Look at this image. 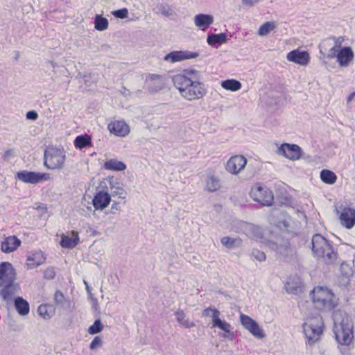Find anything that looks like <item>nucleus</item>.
<instances>
[{
  "mask_svg": "<svg viewBox=\"0 0 355 355\" xmlns=\"http://www.w3.org/2000/svg\"><path fill=\"white\" fill-rule=\"evenodd\" d=\"M172 81L180 96L186 100H199L207 94L201 73L194 69L183 70L181 73L173 76Z\"/></svg>",
  "mask_w": 355,
  "mask_h": 355,
  "instance_id": "obj_1",
  "label": "nucleus"
},
{
  "mask_svg": "<svg viewBox=\"0 0 355 355\" xmlns=\"http://www.w3.org/2000/svg\"><path fill=\"white\" fill-rule=\"evenodd\" d=\"M312 252L314 256L327 264H333L338 258V254L334 250L332 243L320 234H315L312 237Z\"/></svg>",
  "mask_w": 355,
  "mask_h": 355,
  "instance_id": "obj_2",
  "label": "nucleus"
},
{
  "mask_svg": "<svg viewBox=\"0 0 355 355\" xmlns=\"http://www.w3.org/2000/svg\"><path fill=\"white\" fill-rule=\"evenodd\" d=\"M310 297L315 307L320 311H331L338 305L337 297L325 287H315Z\"/></svg>",
  "mask_w": 355,
  "mask_h": 355,
  "instance_id": "obj_3",
  "label": "nucleus"
},
{
  "mask_svg": "<svg viewBox=\"0 0 355 355\" xmlns=\"http://www.w3.org/2000/svg\"><path fill=\"white\" fill-rule=\"evenodd\" d=\"M345 317L340 321L339 327H336L335 336L337 341L343 345H349L354 339V325L352 319L344 313Z\"/></svg>",
  "mask_w": 355,
  "mask_h": 355,
  "instance_id": "obj_4",
  "label": "nucleus"
},
{
  "mask_svg": "<svg viewBox=\"0 0 355 355\" xmlns=\"http://www.w3.org/2000/svg\"><path fill=\"white\" fill-rule=\"evenodd\" d=\"M322 320L320 316H316L309 320L303 324L304 336L309 345H313L320 339L322 333Z\"/></svg>",
  "mask_w": 355,
  "mask_h": 355,
  "instance_id": "obj_5",
  "label": "nucleus"
},
{
  "mask_svg": "<svg viewBox=\"0 0 355 355\" xmlns=\"http://www.w3.org/2000/svg\"><path fill=\"white\" fill-rule=\"evenodd\" d=\"M65 154L62 150L49 148L44 152V166L49 169H60L65 162Z\"/></svg>",
  "mask_w": 355,
  "mask_h": 355,
  "instance_id": "obj_6",
  "label": "nucleus"
},
{
  "mask_svg": "<svg viewBox=\"0 0 355 355\" xmlns=\"http://www.w3.org/2000/svg\"><path fill=\"white\" fill-rule=\"evenodd\" d=\"M250 195L253 200L260 203L262 206L270 207L273 204V193L266 187L256 184L252 187Z\"/></svg>",
  "mask_w": 355,
  "mask_h": 355,
  "instance_id": "obj_7",
  "label": "nucleus"
},
{
  "mask_svg": "<svg viewBox=\"0 0 355 355\" xmlns=\"http://www.w3.org/2000/svg\"><path fill=\"white\" fill-rule=\"evenodd\" d=\"M111 202V195L106 183L101 182L96 188V193L92 199V205L96 210H103Z\"/></svg>",
  "mask_w": 355,
  "mask_h": 355,
  "instance_id": "obj_8",
  "label": "nucleus"
},
{
  "mask_svg": "<svg viewBox=\"0 0 355 355\" xmlns=\"http://www.w3.org/2000/svg\"><path fill=\"white\" fill-rule=\"evenodd\" d=\"M268 247L277 253L279 259L285 261H289L295 254V250L291 248L286 241L277 238L276 241H269Z\"/></svg>",
  "mask_w": 355,
  "mask_h": 355,
  "instance_id": "obj_9",
  "label": "nucleus"
},
{
  "mask_svg": "<svg viewBox=\"0 0 355 355\" xmlns=\"http://www.w3.org/2000/svg\"><path fill=\"white\" fill-rule=\"evenodd\" d=\"M16 177L18 180L24 183L33 184L50 179L49 173L28 171L26 170L17 172Z\"/></svg>",
  "mask_w": 355,
  "mask_h": 355,
  "instance_id": "obj_10",
  "label": "nucleus"
},
{
  "mask_svg": "<svg viewBox=\"0 0 355 355\" xmlns=\"http://www.w3.org/2000/svg\"><path fill=\"white\" fill-rule=\"evenodd\" d=\"M214 314L211 315L212 318V327H217L225 333L220 334V336L225 339L233 340L234 334L232 331V325L225 320H222L220 318V312L218 310H214Z\"/></svg>",
  "mask_w": 355,
  "mask_h": 355,
  "instance_id": "obj_11",
  "label": "nucleus"
},
{
  "mask_svg": "<svg viewBox=\"0 0 355 355\" xmlns=\"http://www.w3.org/2000/svg\"><path fill=\"white\" fill-rule=\"evenodd\" d=\"M240 321L243 327L254 337L261 339L266 336L264 331L260 328L258 323L250 316L241 313Z\"/></svg>",
  "mask_w": 355,
  "mask_h": 355,
  "instance_id": "obj_12",
  "label": "nucleus"
},
{
  "mask_svg": "<svg viewBox=\"0 0 355 355\" xmlns=\"http://www.w3.org/2000/svg\"><path fill=\"white\" fill-rule=\"evenodd\" d=\"M340 209L339 220L341 225L348 230L354 227L355 225V209L341 205Z\"/></svg>",
  "mask_w": 355,
  "mask_h": 355,
  "instance_id": "obj_13",
  "label": "nucleus"
},
{
  "mask_svg": "<svg viewBox=\"0 0 355 355\" xmlns=\"http://www.w3.org/2000/svg\"><path fill=\"white\" fill-rule=\"evenodd\" d=\"M247 159L241 155L232 156L227 162L225 165L226 171L232 174H239L245 166Z\"/></svg>",
  "mask_w": 355,
  "mask_h": 355,
  "instance_id": "obj_14",
  "label": "nucleus"
},
{
  "mask_svg": "<svg viewBox=\"0 0 355 355\" xmlns=\"http://www.w3.org/2000/svg\"><path fill=\"white\" fill-rule=\"evenodd\" d=\"M16 273L12 264L9 262H2L0 264V286L14 282Z\"/></svg>",
  "mask_w": 355,
  "mask_h": 355,
  "instance_id": "obj_15",
  "label": "nucleus"
},
{
  "mask_svg": "<svg viewBox=\"0 0 355 355\" xmlns=\"http://www.w3.org/2000/svg\"><path fill=\"white\" fill-rule=\"evenodd\" d=\"M199 55L197 52H191L189 51H174L166 54L164 60L171 63L181 62L185 60L196 58Z\"/></svg>",
  "mask_w": 355,
  "mask_h": 355,
  "instance_id": "obj_16",
  "label": "nucleus"
},
{
  "mask_svg": "<svg viewBox=\"0 0 355 355\" xmlns=\"http://www.w3.org/2000/svg\"><path fill=\"white\" fill-rule=\"evenodd\" d=\"M301 148L295 144H283L277 150V153L291 160L300 158Z\"/></svg>",
  "mask_w": 355,
  "mask_h": 355,
  "instance_id": "obj_17",
  "label": "nucleus"
},
{
  "mask_svg": "<svg viewBox=\"0 0 355 355\" xmlns=\"http://www.w3.org/2000/svg\"><path fill=\"white\" fill-rule=\"evenodd\" d=\"M164 85V78L161 75L149 74L146 80L144 88L149 92H156L161 90Z\"/></svg>",
  "mask_w": 355,
  "mask_h": 355,
  "instance_id": "obj_18",
  "label": "nucleus"
},
{
  "mask_svg": "<svg viewBox=\"0 0 355 355\" xmlns=\"http://www.w3.org/2000/svg\"><path fill=\"white\" fill-rule=\"evenodd\" d=\"M286 58L288 61L294 63L306 66L309 63L310 56L307 51H302L298 49L289 52Z\"/></svg>",
  "mask_w": 355,
  "mask_h": 355,
  "instance_id": "obj_19",
  "label": "nucleus"
},
{
  "mask_svg": "<svg viewBox=\"0 0 355 355\" xmlns=\"http://www.w3.org/2000/svg\"><path fill=\"white\" fill-rule=\"evenodd\" d=\"M108 130L116 136L124 137L130 132L128 125L123 121H114L108 124Z\"/></svg>",
  "mask_w": 355,
  "mask_h": 355,
  "instance_id": "obj_20",
  "label": "nucleus"
},
{
  "mask_svg": "<svg viewBox=\"0 0 355 355\" xmlns=\"http://www.w3.org/2000/svg\"><path fill=\"white\" fill-rule=\"evenodd\" d=\"M21 245V241L16 236H10L1 243V250L3 252L10 253L15 251Z\"/></svg>",
  "mask_w": 355,
  "mask_h": 355,
  "instance_id": "obj_21",
  "label": "nucleus"
},
{
  "mask_svg": "<svg viewBox=\"0 0 355 355\" xmlns=\"http://www.w3.org/2000/svg\"><path fill=\"white\" fill-rule=\"evenodd\" d=\"M0 291V295L7 303L11 302L14 296L18 293L19 286L14 282L3 285Z\"/></svg>",
  "mask_w": 355,
  "mask_h": 355,
  "instance_id": "obj_22",
  "label": "nucleus"
},
{
  "mask_svg": "<svg viewBox=\"0 0 355 355\" xmlns=\"http://www.w3.org/2000/svg\"><path fill=\"white\" fill-rule=\"evenodd\" d=\"M45 260L44 253L41 251H37L27 257L26 266L28 269H33L44 263Z\"/></svg>",
  "mask_w": 355,
  "mask_h": 355,
  "instance_id": "obj_23",
  "label": "nucleus"
},
{
  "mask_svg": "<svg viewBox=\"0 0 355 355\" xmlns=\"http://www.w3.org/2000/svg\"><path fill=\"white\" fill-rule=\"evenodd\" d=\"M79 242V236L77 232L72 231L69 234L61 236L60 245L64 248H73Z\"/></svg>",
  "mask_w": 355,
  "mask_h": 355,
  "instance_id": "obj_24",
  "label": "nucleus"
},
{
  "mask_svg": "<svg viewBox=\"0 0 355 355\" xmlns=\"http://www.w3.org/2000/svg\"><path fill=\"white\" fill-rule=\"evenodd\" d=\"M354 58V53L350 47L341 49L337 55V61L340 67H347Z\"/></svg>",
  "mask_w": 355,
  "mask_h": 355,
  "instance_id": "obj_25",
  "label": "nucleus"
},
{
  "mask_svg": "<svg viewBox=\"0 0 355 355\" xmlns=\"http://www.w3.org/2000/svg\"><path fill=\"white\" fill-rule=\"evenodd\" d=\"M214 22V17L211 15L198 14L194 17L196 26L202 31L207 29Z\"/></svg>",
  "mask_w": 355,
  "mask_h": 355,
  "instance_id": "obj_26",
  "label": "nucleus"
},
{
  "mask_svg": "<svg viewBox=\"0 0 355 355\" xmlns=\"http://www.w3.org/2000/svg\"><path fill=\"white\" fill-rule=\"evenodd\" d=\"M14 304L17 312L21 316L28 314L30 306L28 302L21 297L15 298Z\"/></svg>",
  "mask_w": 355,
  "mask_h": 355,
  "instance_id": "obj_27",
  "label": "nucleus"
},
{
  "mask_svg": "<svg viewBox=\"0 0 355 355\" xmlns=\"http://www.w3.org/2000/svg\"><path fill=\"white\" fill-rule=\"evenodd\" d=\"M176 320L179 324L184 328L189 329L195 326V323L193 321H190L189 319L186 316L184 311L178 309L175 312Z\"/></svg>",
  "mask_w": 355,
  "mask_h": 355,
  "instance_id": "obj_28",
  "label": "nucleus"
},
{
  "mask_svg": "<svg viewBox=\"0 0 355 355\" xmlns=\"http://www.w3.org/2000/svg\"><path fill=\"white\" fill-rule=\"evenodd\" d=\"M104 168L110 171H121L125 169V164L114 159L106 161L104 164Z\"/></svg>",
  "mask_w": 355,
  "mask_h": 355,
  "instance_id": "obj_29",
  "label": "nucleus"
},
{
  "mask_svg": "<svg viewBox=\"0 0 355 355\" xmlns=\"http://www.w3.org/2000/svg\"><path fill=\"white\" fill-rule=\"evenodd\" d=\"M74 146L76 148L82 149L92 146V139L90 136L87 134L81 135L74 140Z\"/></svg>",
  "mask_w": 355,
  "mask_h": 355,
  "instance_id": "obj_30",
  "label": "nucleus"
},
{
  "mask_svg": "<svg viewBox=\"0 0 355 355\" xmlns=\"http://www.w3.org/2000/svg\"><path fill=\"white\" fill-rule=\"evenodd\" d=\"M223 246L228 249L239 248L241 245V239L239 237L232 238L230 236H224L220 239Z\"/></svg>",
  "mask_w": 355,
  "mask_h": 355,
  "instance_id": "obj_31",
  "label": "nucleus"
},
{
  "mask_svg": "<svg viewBox=\"0 0 355 355\" xmlns=\"http://www.w3.org/2000/svg\"><path fill=\"white\" fill-rule=\"evenodd\" d=\"M227 41V35L225 33L211 34L208 35L207 38V43L211 46H214L216 44H223Z\"/></svg>",
  "mask_w": 355,
  "mask_h": 355,
  "instance_id": "obj_32",
  "label": "nucleus"
},
{
  "mask_svg": "<svg viewBox=\"0 0 355 355\" xmlns=\"http://www.w3.org/2000/svg\"><path fill=\"white\" fill-rule=\"evenodd\" d=\"M221 86L226 90H229L231 92H236L241 88L242 85L237 80L227 79L221 83Z\"/></svg>",
  "mask_w": 355,
  "mask_h": 355,
  "instance_id": "obj_33",
  "label": "nucleus"
},
{
  "mask_svg": "<svg viewBox=\"0 0 355 355\" xmlns=\"http://www.w3.org/2000/svg\"><path fill=\"white\" fill-rule=\"evenodd\" d=\"M320 178L323 182L328 184H333L337 180L336 173L328 169H323L321 171Z\"/></svg>",
  "mask_w": 355,
  "mask_h": 355,
  "instance_id": "obj_34",
  "label": "nucleus"
},
{
  "mask_svg": "<svg viewBox=\"0 0 355 355\" xmlns=\"http://www.w3.org/2000/svg\"><path fill=\"white\" fill-rule=\"evenodd\" d=\"M277 27V24L274 21H267L263 24L258 30V35L263 37L268 35Z\"/></svg>",
  "mask_w": 355,
  "mask_h": 355,
  "instance_id": "obj_35",
  "label": "nucleus"
},
{
  "mask_svg": "<svg viewBox=\"0 0 355 355\" xmlns=\"http://www.w3.org/2000/svg\"><path fill=\"white\" fill-rule=\"evenodd\" d=\"M206 189L209 192H214L220 189V180L215 176H210L206 179Z\"/></svg>",
  "mask_w": 355,
  "mask_h": 355,
  "instance_id": "obj_36",
  "label": "nucleus"
},
{
  "mask_svg": "<svg viewBox=\"0 0 355 355\" xmlns=\"http://www.w3.org/2000/svg\"><path fill=\"white\" fill-rule=\"evenodd\" d=\"M95 28L98 31H103L107 29L108 26V21L106 18L96 15L95 17Z\"/></svg>",
  "mask_w": 355,
  "mask_h": 355,
  "instance_id": "obj_37",
  "label": "nucleus"
},
{
  "mask_svg": "<svg viewBox=\"0 0 355 355\" xmlns=\"http://www.w3.org/2000/svg\"><path fill=\"white\" fill-rule=\"evenodd\" d=\"M51 306L47 304H41L37 308V313L40 317L44 320H49L52 316V313L49 311Z\"/></svg>",
  "mask_w": 355,
  "mask_h": 355,
  "instance_id": "obj_38",
  "label": "nucleus"
},
{
  "mask_svg": "<svg viewBox=\"0 0 355 355\" xmlns=\"http://www.w3.org/2000/svg\"><path fill=\"white\" fill-rule=\"evenodd\" d=\"M104 329V325L100 319H96L94 324L90 326L87 330L91 335L96 334L101 332Z\"/></svg>",
  "mask_w": 355,
  "mask_h": 355,
  "instance_id": "obj_39",
  "label": "nucleus"
},
{
  "mask_svg": "<svg viewBox=\"0 0 355 355\" xmlns=\"http://www.w3.org/2000/svg\"><path fill=\"white\" fill-rule=\"evenodd\" d=\"M157 13L166 17H171L173 15V10L168 4H160L157 6Z\"/></svg>",
  "mask_w": 355,
  "mask_h": 355,
  "instance_id": "obj_40",
  "label": "nucleus"
},
{
  "mask_svg": "<svg viewBox=\"0 0 355 355\" xmlns=\"http://www.w3.org/2000/svg\"><path fill=\"white\" fill-rule=\"evenodd\" d=\"M54 302L55 305L63 306L65 302V299L63 293L60 291H56L54 294Z\"/></svg>",
  "mask_w": 355,
  "mask_h": 355,
  "instance_id": "obj_41",
  "label": "nucleus"
},
{
  "mask_svg": "<svg viewBox=\"0 0 355 355\" xmlns=\"http://www.w3.org/2000/svg\"><path fill=\"white\" fill-rule=\"evenodd\" d=\"M252 257H254L255 259H257L259 261H264L266 259V256L265 253L262 251H260L257 249H253L252 250Z\"/></svg>",
  "mask_w": 355,
  "mask_h": 355,
  "instance_id": "obj_42",
  "label": "nucleus"
},
{
  "mask_svg": "<svg viewBox=\"0 0 355 355\" xmlns=\"http://www.w3.org/2000/svg\"><path fill=\"white\" fill-rule=\"evenodd\" d=\"M112 14L117 18L119 19H125L128 17V10L127 8H121L119 10H116L112 12Z\"/></svg>",
  "mask_w": 355,
  "mask_h": 355,
  "instance_id": "obj_43",
  "label": "nucleus"
},
{
  "mask_svg": "<svg viewBox=\"0 0 355 355\" xmlns=\"http://www.w3.org/2000/svg\"><path fill=\"white\" fill-rule=\"evenodd\" d=\"M103 344V340L99 336H96L92 340L89 345V348L92 350L96 349L98 347H101Z\"/></svg>",
  "mask_w": 355,
  "mask_h": 355,
  "instance_id": "obj_44",
  "label": "nucleus"
},
{
  "mask_svg": "<svg viewBox=\"0 0 355 355\" xmlns=\"http://www.w3.org/2000/svg\"><path fill=\"white\" fill-rule=\"evenodd\" d=\"M341 271L344 272V275L346 278L349 279L352 275V270L347 263H342L340 266Z\"/></svg>",
  "mask_w": 355,
  "mask_h": 355,
  "instance_id": "obj_45",
  "label": "nucleus"
},
{
  "mask_svg": "<svg viewBox=\"0 0 355 355\" xmlns=\"http://www.w3.org/2000/svg\"><path fill=\"white\" fill-rule=\"evenodd\" d=\"M330 40H333L334 41V46L335 48H336L338 50H340L341 49V46H342V44L344 41V38L343 37H331L329 38Z\"/></svg>",
  "mask_w": 355,
  "mask_h": 355,
  "instance_id": "obj_46",
  "label": "nucleus"
},
{
  "mask_svg": "<svg viewBox=\"0 0 355 355\" xmlns=\"http://www.w3.org/2000/svg\"><path fill=\"white\" fill-rule=\"evenodd\" d=\"M250 230L252 232V236L256 238H261L262 232L261 228L257 226L250 225Z\"/></svg>",
  "mask_w": 355,
  "mask_h": 355,
  "instance_id": "obj_47",
  "label": "nucleus"
},
{
  "mask_svg": "<svg viewBox=\"0 0 355 355\" xmlns=\"http://www.w3.org/2000/svg\"><path fill=\"white\" fill-rule=\"evenodd\" d=\"M44 278L47 279H53L55 276V272L53 268H48L44 272Z\"/></svg>",
  "mask_w": 355,
  "mask_h": 355,
  "instance_id": "obj_48",
  "label": "nucleus"
},
{
  "mask_svg": "<svg viewBox=\"0 0 355 355\" xmlns=\"http://www.w3.org/2000/svg\"><path fill=\"white\" fill-rule=\"evenodd\" d=\"M112 196H118L119 198H122V199H125V197H122L121 196L122 195H124L125 193V190L120 187H117L115 188V190L112 191Z\"/></svg>",
  "mask_w": 355,
  "mask_h": 355,
  "instance_id": "obj_49",
  "label": "nucleus"
},
{
  "mask_svg": "<svg viewBox=\"0 0 355 355\" xmlns=\"http://www.w3.org/2000/svg\"><path fill=\"white\" fill-rule=\"evenodd\" d=\"M339 51L340 50L337 49L334 46H332L328 51L327 57L329 58H334L336 57L337 58V55Z\"/></svg>",
  "mask_w": 355,
  "mask_h": 355,
  "instance_id": "obj_50",
  "label": "nucleus"
},
{
  "mask_svg": "<svg viewBox=\"0 0 355 355\" xmlns=\"http://www.w3.org/2000/svg\"><path fill=\"white\" fill-rule=\"evenodd\" d=\"M26 116L27 119L35 121L38 118V114L37 112L31 110L26 113Z\"/></svg>",
  "mask_w": 355,
  "mask_h": 355,
  "instance_id": "obj_51",
  "label": "nucleus"
},
{
  "mask_svg": "<svg viewBox=\"0 0 355 355\" xmlns=\"http://www.w3.org/2000/svg\"><path fill=\"white\" fill-rule=\"evenodd\" d=\"M214 310L217 309L211 307L207 308L202 311V315L203 317H211V315L214 314Z\"/></svg>",
  "mask_w": 355,
  "mask_h": 355,
  "instance_id": "obj_52",
  "label": "nucleus"
},
{
  "mask_svg": "<svg viewBox=\"0 0 355 355\" xmlns=\"http://www.w3.org/2000/svg\"><path fill=\"white\" fill-rule=\"evenodd\" d=\"M260 0H241L244 6L252 7L259 2Z\"/></svg>",
  "mask_w": 355,
  "mask_h": 355,
  "instance_id": "obj_53",
  "label": "nucleus"
},
{
  "mask_svg": "<svg viewBox=\"0 0 355 355\" xmlns=\"http://www.w3.org/2000/svg\"><path fill=\"white\" fill-rule=\"evenodd\" d=\"M119 202H116V201H113V203H112V208H111V209H116L119 210Z\"/></svg>",
  "mask_w": 355,
  "mask_h": 355,
  "instance_id": "obj_54",
  "label": "nucleus"
},
{
  "mask_svg": "<svg viewBox=\"0 0 355 355\" xmlns=\"http://www.w3.org/2000/svg\"><path fill=\"white\" fill-rule=\"evenodd\" d=\"M354 96H355V92H354L351 93V94L348 96V97H347V103L350 102V101H351L354 98Z\"/></svg>",
  "mask_w": 355,
  "mask_h": 355,
  "instance_id": "obj_55",
  "label": "nucleus"
},
{
  "mask_svg": "<svg viewBox=\"0 0 355 355\" xmlns=\"http://www.w3.org/2000/svg\"><path fill=\"white\" fill-rule=\"evenodd\" d=\"M337 317H338V314H336L335 316H334L335 320L338 321V318Z\"/></svg>",
  "mask_w": 355,
  "mask_h": 355,
  "instance_id": "obj_56",
  "label": "nucleus"
},
{
  "mask_svg": "<svg viewBox=\"0 0 355 355\" xmlns=\"http://www.w3.org/2000/svg\"><path fill=\"white\" fill-rule=\"evenodd\" d=\"M110 187H111L112 189H114L115 188L112 182H110Z\"/></svg>",
  "mask_w": 355,
  "mask_h": 355,
  "instance_id": "obj_57",
  "label": "nucleus"
}]
</instances>
